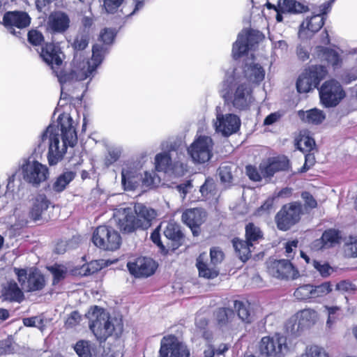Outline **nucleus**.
Segmentation results:
<instances>
[{
  "mask_svg": "<svg viewBox=\"0 0 357 357\" xmlns=\"http://www.w3.org/2000/svg\"><path fill=\"white\" fill-rule=\"evenodd\" d=\"M317 319V312L312 309H304L290 318L286 327L289 332L296 334L305 326L313 324Z\"/></svg>",
  "mask_w": 357,
  "mask_h": 357,
  "instance_id": "6ab92c4d",
  "label": "nucleus"
},
{
  "mask_svg": "<svg viewBox=\"0 0 357 357\" xmlns=\"http://www.w3.org/2000/svg\"><path fill=\"white\" fill-rule=\"evenodd\" d=\"M229 75L232 77H240L243 81L259 84L262 82L265 77V70L259 63L254 62L246 63L243 70L234 69Z\"/></svg>",
  "mask_w": 357,
  "mask_h": 357,
  "instance_id": "aec40b11",
  "label": "nucleus"
},
{
  "mask_svg": "<svg viewBox=\"0 0 357 357\" xmlns=\"http://www.w3.org/2000/svg\"><path fill=\"white\" fill-rule=\"evenodd\" d=\"M214 317L218 327L222 331H229L234 329L236 326V316L234 312L230 308H218L214 312Z\"/></svg>",
  "mask_w": 357,
  "mask_h": 357,
  "instance_id": "c756f323",
  "label": "nucleus"
},
{
  "mask_svg": "<svg viewBox=\"0 0 357 357\" xmlns=\"http://www.w3.org/2000/svg\"><path fill=\"white\" fill-rule=\"evenodd\" d=\"M245 236L248 242L253 243L262 238V233L259 227L249 223L245 227Z\"/></svg>",
  "mask_w": 357,
  "mask_h": 357,
  "instance_id": "de8ad7c7",
  "label": "nucleus"
},
{
  "mask_svg": "<svg viewBox=\"0 0 357 357\" xmlns=\"http://www.w3.org/2000/svg\"><path fill=\"white\" fill-rule=\"evenodd\" d=\"M340 238V233L337 230L331 229L325 231L320 240L314 242V246L321 245L320 248H329L335 246L339 243Z\"/></svg>",
  "mask_w": 357,
  "mask_h": 357,
  "instance_id": "c9c22d12",
  "label": "nucleus"
},
{
  "mask_svg": "<svg viewBox=\"0 0 357 357\" xmlns=\"http://www.w3.org/2000/svg\"><path fill=\"white\" fill-rule=\"evenodd\" d=\"M142 175L139 169L132 165H126L121 171V184L125 190H135L141 181Z\"/></svg>",
  "mask_w": 357,
  "mask_h": 357,
  "instance_id": "bb28decb",
  "label": "nucleus"
},
{
  "mask_svg": "<svg viewBox=\"0 0 357 357\" xmlns=\"http://www.w3.org/2000/svg\"><path fill=\"white\" fill-rule=\"evenodd\" d=\"M75 175V172L73 171L64 172L53 182L52 185V190L56 192L63 191L67 185L74 179Z\"/></svg>",
  "mask_w": 357,
  "mask_h": 357,
  "instance_id": "4c0bfd02",
  "label": "nucleus"
},
{
  "mask_svg": "<svg viewBox=\"0 0 357 357\" xmlns=\"http://www.w3.org/2000/svg\"><path fill=\"white\" fill-rule=\"evenodd\" d=\"M89 44V37L86 34L77 36L73 43V47L77 51L85 49Z\"/></svg>",
  "mask_w": 357,
  "mask_h": 357,
  "instance_id": "13d9d810",
  "label": "nucleus"
},
{
  "mask_svg": "<svg viewBox=\"0 0 357 357\" xmlns=\"http://www.w3.org/2000/svg\"><path fill=\"white\" fill-rule=\"evenodd\" d=\"M330 6V2L322 4L319 7V13L314 15L303 22L298 31L300 38H307L322 27L324 23V15L327 13Z\"/></svg>",
  "mask_w": 357,
  "mask_h": 357,
  "instance_id": "ddd939ff",
  "label": "nucleus"
},
{
  "mask_svg": "<svg viewBox=\"0 0 357 357\" xmlns=\"http://www.w3.org/2000/svg\"><path fill=\"white\" fill-rule=\"evenodd\" d=\"M14 272L22 289L25 291H36L41 290L45 285L44 276L36 269H20L15 268Z\"/></svg>",
  "mask_w": 357,
  "mask_h": 357,
  "instance_id": "f8f14e48",
  "label": "nucleus"
},
{
  "mask_svg": "<svg viewBox=\"0 0 357 357\" xmlns=\"http://www.w3.org/2000/svg\"><path fill=\"white\" fill-rule=\"evenodd\" d=\"M70 18L61 11L51 13L47 20V29L53 33H63L69 27Z\"/></svg>",
  "mask_w": 357,
  "mask_h": 357,
  "instance_id": "7c9ffc66",
  "label": "nucleus"
},
{
  "mask_svg": "<svg viewBox=\"0 0 357 357\" xmlns=\"http://www.w3.org/2000/svg\"><path fill=\"white\" fill-rule=\"evenodd\" d=\"M298 149L303 152L312 150L315 145L314 140L308 136H301L296 142Z\"/></svg>",
  "mask_w": 357,
  "mask_h": 357,
  "instance_id": "5fc2aeb1",
  "label": "nucleus"
},
{
  "mask_svg": "<svg viewBox=\"0 0 357 357\" xmlns=\"http://www.w3.org/2000/svg\"><path fill=\"white\" fill-rule=\"evenodd\" d=\"M49 201L44 195H38L32 202V206L29 211L31 219L33 220H39L43 213L46 211L49 206Z\"/></svg>",
  "mask_w": 357,
  "mask_h": 357,
  "instance_id": "72a5a7b5",
  "label": "nucleus"
},
{
  "mask_svg": "<svg viewBox=\"0 0 357 357\" xmlns=\"http://www.w3.org/2000/svg\"><path fill=\"white\" fill-rule=\"evenodd\" d=\"M259 350L262 356L266 357H284L290 351L287 337L280 334L266 336L261 338Z\"/></svg>",
  "mask_w": 357,
  "mask_h": 357,
  "instance_id": "6e6552de",
  "label": "nucleus"
},
{
  "mask_svg": "<svg viewBox=\"0 0 357 357\" xmlns=\"http://www.w3.org/2000/svg\"><path fill=\"white\" fill-rule=\"evenodd\" d=\"M320 101L326 107L337 106L345 97V92L340 83L335 79L326 81L319 90Z\"/></svg>",
  "mask_w": 357,
  "mask_h": 357,
  "instance_id": "9b49d317",
  "label": "nucleus"
},
{
  "mask_svg": "<svg viewBox=\"0 0 357 357\" xmlns=\"http://www.w3.org/2000/svg\"><path fill=\"white\" fill-rule=\"evenodd\" d=\"M185 156L182 151L175 149L170 144L167 151L158 153L155 157V165L157 171L164 172L170 175L180 176L187 170Z\"/></svg>",
  "mask_w": 357,
  "mask_h": 357,
  "instance_id": "20e7f679",
  "label": "nucleus"
},
{
  "mask_svg": "<svg viewBox=\"0 0 357 357\" xmlns=\"http://www.w3.org/2000/svg\"><path fill=\"white\" fill-rule=\"evenodd\" d=\"M223 86L222 97L236 109H247L254 101L251 87L240 77H232L227 72Z\"/></svg>",
  "mask_w": 357,
  "mask_h": 357,
  "instance_id": "7ed1b4c3",
  "label": "nucleus"
},
{
  "mask_svg": "<svg viewBox=\"0 0 357 357\" xmlns=\"http://www.w3.org/2000/svg\"><path fill=\"white\" fill-rule=\"evenodd\" d=\"M277 8L282 13L299 14L308 11L307 6L296 0H278Z\"/></svg>",
  "mask_w": 357,
  "mask_h": 357,
  "instance_id": "473e14b6",
  "label": "nucleus"
},
{
  "mask_svg": "<svg viewBox=\"0 0 357 357\" xmlns=\"http://www.w3.org/2000/svg\"><path fill=\"white\" fill-rule=\"evenodd\" d=\"M23 324L25 326L36 327L42 329L43 320L39 317H33L23 319Z\"/></svg>",
  "mask_w": 357,
  "mask_h": 357,
  "instance_id": "0e129e2a",
  "label": "nucleus"
},
{
  "mask_svg": "<svg viewBox=\"0 0 357 357\" xmlns=\"http://www.w3.org/2000/svg\"><path fill=\"white\" fill-rule=\"evenodd\" d=\"M258 33L253 31L243 30L238 33L237 40L233 45L232 54L234 59H238L250 50H252L258 43Z\"/></svg>",
  "mask_w": 357,
  "mask_h": 357,
  "instance_id": "a211bd4d",
  "label": "nucleus"
},
{
  "mask_svg": "<svg viewBox=\"0 0 357 357\" xmlns=\"http://www.w3.org/2000/svg\"><path fill=\"white\" fill-rule=\"evenodd\" d=\"M85 275H91L102 268V264L100 261H92L86 266H84Z\"/></svg>",
  "mask_w": 357,
  "mask_h": 357,
  "instance_id": "69168bd1",
  "label": "nucleus"
},
{
  "mask_svg": "<svg viewBox=\"0 0 357 357\" xmlns=\"http://www.w3.org/2000/svg\"><path fill=\"white\" fill-rule=\"evenodd\" d=\"M93 244L101 249L114 250L119 248L121 242L120 234L114 229L105 225L98 227L92 236Z\"/></svg>",
  "mask_w": 357,
  "mask_h": 357,
  "instance_id": "9d476101",
  "label": "nucleus"
},
{
  "mask_svg": "<svg viewBox=\"0 0 357 357\" xmlns=\"http://www.w3.org/2000/svg\"><path fill=\"white\" fill-rule=\"evenodd\" d=\"M141 181L146 187H153L160 183V179L154 171L145 172Z\"/></svg>",
  "mask_w": 357,
  "mask_h": 357,
  "instance_id": "603ef678",
  "label": "nucleus"
},
{
  "mask_svg": "<svg viewBox=\"0 0 357 357\" xmlns=\"http://www.w3.org/2000/svg\"><path fill=\"white\" fill-rule=\"evenodd\" d=\"M313 266L323 278L329 276L334 271L333 268L326 262L313 261Z\"/></svg>",
  "mask_w": 357,
  "mask_h": 357,
  "instance_id": "6e6d98bb",
  "label": "nucleus"
},
{
  "mask_svg": "<svg viewBox=\"0 0 357 357\" xmlns=\"http://www.w3.org/2000/svg\"><path fill=\"white\" fill-rule=\"evenodd\" d=\"M77 141V132L72 117L61 114L58 125H50L41 134L38 148L48 146L47 160L50 166L57 165L66 153L68 146L73 147Z\"/></svg>",
  "mask_w": 357,
  "mask_h": 357,
  "instance_id": "f257e3e1",
  "label": "nucleus"
},
{
  "mask_svg": "<svg viewBox=\"0 0 357 357\" xmlns=\"http://www.w3.org/2000/svg\"><path fill=\"white\" fill-rule=\"evenodd\" d=\"M270 275L277 278L295 279L298 273L289 260L281 259L270 261L268 265Z\"/></svg>",
  "mask_w": 357,
  "mask_h": 357,
  "instance_id": "5701e85b",
  "label": "nucleus"
},
{
  "mask_svg": "<svg viewBox=\"0 0 357 357\" xmlns=\"http://www.w3.org/2000/svg\"><path fill=\"white\" fill-rule=\"evenodd\" d=\"M123 149L120 146H110L107 149V154L104 158V164L109 167L116 162L121 155Z\"/></svg>",
  "mask_w": 357,
  "mask_h": 357,
  "instance_id": "a19ab883",
  "label": "nucleus"
},
{
  "mask_svg": "<svg viewBox=\"0 0 357 357\" xmlns=\"http://www.w3.org/2000/svg\"><path fill=\"white\" fill-rule=\"evenodd\" d=\"M192 185L191 181H187L183 183L176 185V189L181 194L183 199L185 198L187 193L192 189Z\"/></svg>",
  "mask_w": 357,
  "mask_h": 357,
  "instance_id": "774afa93",
  "label": "nucleus"
},
{
  "mask_svg": "<svg viewBox=\"0 0 357 357\" xmlns=\"http://www.w3.org/2000/svg\"><path fill=\"white\" fill-rule=\"evenodd\" d=\"M31 17L22 11H10L4 14L3 24L5 27L12 33L15 35L14 28L20 29H24L29 26Z\"/></svg>",
  "mask_w": 357,
  "mask_h": 357,
  "instance_id": "b1692460",
  "label": "nucleus"
},
{
  "mask_svg": "<svg viewBox=\"0 0 357 357\" xmlns=\"http://www.w3.org/2000/svg\"><path fill=\"white\" fill-rule=\"evenodd\" d=\"M215 185L212 180L206 179L205 183L200 188V192L203 197L211 199L215 195Z\"/></svg>",
  "mask_w": 357,
  "mask_h": 357,
  "instance_id": "4d7b16f0",
  "label": "nucleus"
},
{
  "mask_svg": "<svg viewBox=\"0 0 357 357\" xmlns=\"http://www.w3.org/2000/svg\"><path fill=\"white\" fill-rule=\"evenodd\" d=\"M1 293L3 298L10 301L20 302L24 297L22 290L14 281H9L2 284Z\"/></svg>",
  "mask_w": 357,
  "mask_h": 357,
  "instance_id": "2f4dec72",
  "label": "nucleus"
},
{
  "mask_svg": "<svg viewBox=\"0 0 357 357\" xmlns=\"http://www.w3.org/2000/svg\"><path fill=\"white\" fill-rule=\"evenodd\" d=\"M316 54L321 61H326L333 67L336 68L341 62L340 56L334 50L318 46L316 48Z\"/></svg>",
  "mask_w": 357,
  "mask_h": 357,
  "instance_id": "f704fd0d",
  "label": "nucleus"
},
{
  "mask_svg": "<svg viewBox=\"0 0 357 357\" xmlns=\"http://www.w3.org/2000/svg\"><path fill=\"white\" fill-rule=\"evenodd\" d=\"M43 34L37 30H31L28 33V40L33 45H39L43 41Z\"/></svg>",
  "mask_w": 357,
  "mask_h": 357,
  "instance_id": "e2e57ef3",
  "label": "nucleus"
},
{
  "mask_svg": "<svg viewBox=\"0 0 357 357\" xmlns=\"http://www.w3.org/2000/svg\"><path fill=\"white\" fill-rule=\"evenodd\" d=\"M301 213V204L298 202L284 206L276 216L278 229L282 231L289 229L299 220Z\"/></svg>",
  "mask_w": 357,
  "mask_h": 357,
  "instance_id": "2eb2a0df",
  "label": "nucleus"
},
{
  "mask_svg": "<svg viewBox=\"0 0 357 357\" xmlns=\"http://www.w3.org/2000/svg\"><path fill=\"white\" fill-rule=\"evenodd\" d=\"M113 218L118 227L126 233H131L138 229L133 208L130 207L115 209Z\"/></svg>",
  "mask_w": 357,
  "mask_h": 357,
  "instance_id": "412c9836",
  "label": "nucleus"
},
{
  "mask_svg": "<svg viewBox=\"0 0 357 357\" xmlns=\"http://www.w3.org/2000/svg\"><path fill=\"white\" fill-rule=\"evenodd\" d=\"M124 0H103V6L107 13H113L121 6Z\"/></svg>",
  "mask_w": 357,
  "mask_h": 357,
  "instance_id": "bf43d9fd",
  "label": "nucleus"
},
{
  "mask_svg": "<svg viewBox=\"0 0 357 357\" xmlns=\"http://www.w3.org/2000/svg\"><path fill=\"white\" fill-rule=\"evenodd\" d=\"M206 217V212L202 208H189L183 213L182 220L191 229L193 235L197 236L198 234L197 228L202 225Z\"/></svg>",
  "mask_w": 357,
  "mask_h": 357,
  "instance_id": "cd10ccee",
  "label": "nucleus"
},
{
  "mask_svg": "<svg viewBox=\"0 0 357 357\" xmlns=\"http://www.w3.org/2000/svg\"><path fill=\"white\" fill-rule=\"evenodd\" d=\"M298 116L302 121L315 125L320 124L326 118L324 112L317 108L311 109L305 112L299 110L298 112Z\"/></svg>",
  "mask_w": 357,
  "mask_h": 357,
  "instance_id": "e433bc0d",
  "label": "nucleus"
},
{
  "mask_svg": "<svg viewBox=\"0 0 357 357\" xmlns=\"http://www.w3.org/2000/svg\"><path fill=\"white\" fill-rule=\"evenodd\" d=\"M213 142L210 137L200 135L188 147L187 151L195 164H204L213 156Z\"/></svg>",
  "mask_w": 357,
  "mask_h": 357,
  "instance_id": "0eeeda50",
  "label": "nucleus"
},
{
  "mask_svg": "<svg viewBox=\"0 0 357 357\" xmlns=\"http://www.w3.org/2000/svg\"><path fill=\"white\" fill-rule=\"evenodd\" d=\"M163 233L167 238L172 240L175 243L173 246H178L179 241L182 238L183 236L178 225L174 222H168Z\"/></svg>",
  "mask_w": 357,
  "mask_h": 357,
  "instance_id": "ea45409f",
  "label": "nucleus"
},
{
  "mask_svg": "<svg viewBox=\"0 0 357 357\" xmlns=\"http://www.w3.org/2000/svg\"><path fill=\"white\" fill-rule=\"evenodd\" d=\"M210 256L211 264L214 267H210L204 261L206 257L205 253L201 254L197 259V267L199 275L208 279L214 278L218 275V271L215 268V266L222 261L224 255L218 248H213L211 249Z\"/></svg>",
  "mask_w": 357,
  "mask_h": 357,
  "instance_id": "dca6fc26",
  "label": "nucleus"
},
{
  "mask_svg": "<svg viewBox=\"0 0 357 357\" xmlns=\"http://www.w3.org/2000/svg\"><path fill=\"white\" fill-rule=\"evenodd\" d=\"M241 126V120L233 114H223L220 107L216 108V119L214 126L217 132L224 136H229L236 132Z\"/></svg>",
  "mask_w": 357,
  "mask_h": 357,
  "instance_id": "4468645a",
  "label": "nucleus"
},
{
  "mask_svg": "<svg viewBox=\"0 0 357 357\" xmlns=\"http://www.w3.org/2000/svg\"><path fill=\"white\" fill-rule=\"evenodd\" d=\"M80 320V314L77 311H74L67 318L65 322V326L67 328H73L77 325L79 323Z\"/></svg>",
  "mask_w": 357,
  "mask_h": 357,
  "instance_id": "338daca9",
  "label": "nucleus"
},
{
  "mask_svg": "<svg viewBox=\"0 0 357 357\" xmlns=\"http://www.w3.org/2000/svg\"><path fill=\"white\" fill-rule=\"evenodd\" d=\"M289 167V161L287 157H281L273 160L263 161L259 165V170L266 181L271 178L278 171H284Z\"/></svg>",
  "mask_w": 357,
  "mask_h": 357,
  "instance_id": "a878e982",
  "label": "nucleus"
},
{
  "mask_svg": "<svg viewBox=\"0 0 357 357\" xmlns=\"http://www.w3.org/2000/svg\"><path fill=\"white\" fill-rule=\"evenodd\" d=\"M232 242L235 251L238 254L241 260L247 261L250 255V247L252 246V243L248 242L247 239L244 241L238 238H234Z\"/></svg>",
  "mask_w": 357,
  "mask_h": 357,
  "instance_id": "58836bf2",
  "label": "nucleus"
},
{
  "mask_svg": "<svg viewBox=\"0 0 357 357\" xmlns=\"http://www.w3.org/2000/svg\"><path fill=\"white\" fill-rule=\"evenodd\" d=\"M302 357H329L326 350L317 345H311L306 347Z\"/></svg>",
  "mask_w": 357,
  "mask_h": 357,
  "instance_id": "8fccbe9b",
  "label": "nucleus"
},
{
  "mask_svg": "<svg viewBox=\"0 0 357 357\" xmlns=\"http://www.w3.org/2000/svg\"><path fill=\"white\" fill-rule=\"evenodd\" d=\"M343 251L347 257H357V236H349L345 239Z\"/></svg>",
  "mask_w": 357,
  "mask_h": 357,
  "instance_id": "79ce46f5",
  "label": "nucleus"
},
{
  "mask_svg": "<svg viewBox=\"0 0 357 357\" xmlns=\"http://www.w3.org/2000/svg\"><path fill=\"white\" fill-rule=\"evenodd\" d=\"M89 328L99 341H105L114 329L109 313L98 306L92 307L88 312Z\"/></svg>",
  "mask_w": 357,
  "mask_h": 357,
  "instance_id": "39448f33",
  "label": "nucleus"
},
{
  "mask_svg": "<svg viewBox=\"0 0 357 357\" xmlns=\"http://www.w3.org/2000/svg\"><path fill=\"white\" fill-rule=\"evenodd\" d=\"M220 181L225 186H229L232 181L231 166L223 164L219 168Z\"/></svg>",
  "mask_w": 357,
  "mask_h": 357,
  "instance_id": "09e8293b",
  "label": "nucleus"
},
{
  "mask_svg": "<svg viewBox=\"0 0 357 357\" xmlns=\"http://www.w3.org/2000/svg\"><path fill=\"white\" fill-rule=\"evenodd\" d=\"M234 308L238 312L239 319L243 321L248 323L251 321V314L248 303L236 301L234 302Z\"/></svg>",
  "mask_w": 357,
  "mask_h": 357,
  "instance_id": "37998d69",
  "label": "nucleus"
},
{
  "mask_svg": "<svg viewBox=\"0 0 357 357\" xmlns=\"http://www.w3.org/2000/svg\"><path fill=\"white\" fill-rule=\"evenodd\" d=\"M333 290V286L329 282H325L319 285H312V298H322Z\"/></svg>",
  "mask_w": 357,
  "mask_h": 357,
  "instance_id": "c03bdc74",
  "label": "nucleus"
},
{
  "mask_svg": "<svg viewBox=\"0 0 357 357\" xmlns=\"http://www.w3.org/2000/svg\"><path fill=\"white\" fill-rule=\"evenodd\" d=\"M47 268L53 275L54 284L59 282L66 276L67 268L63 265L55 264L54 266L47 267Z\"/></svg>",
  "mask_w": 357,
  "mask_h": 357,
  "instance_id": "a18cd8bd",
  "label": "nucleus"
},
{
  "mask_svg": "<svg viewBox=\"0 0 357 357\" xmlns=\"http://www.w3.org/2000/svg\"><path fill=\"white\" fill-rule=\"evenodd\" d=\"M324 312L328 316V319L326 321V326L328 328H331L333 324L335 322L336 319H337V317L339 315V311L340 308L337 306H328V305H324Z\"/></svg>",
  "mask_w": 357,
  "mask_h": 357,
  "instance_id": "3c124183",
  "label": "nucleus"
},
{
  "mask_svg": "<svg viewBox=\"0 0 357 357\" xmlns=\"http://www.w3.org/2000/svg\"><path fill=\"white\" fill-rule=\"evenodd\" d=\"M107 52V48L103 45L96 44L92 50L91 61H85L81 54L77 53L71 63L69 72L60 70L57 74V78L61 85V96L63 98L66 94L63 93L64 84L74 81H82L93 76L96 68L101 64Z\"/></svg>",
  "mask_w": 357,
  "mask_h": 357,
  "instance_id": "f03ea898",
  "label": "nucleus"
},
{
  "mask_svg": "<svg viewBox=\"0 0 357 357\" xmlns=\"http://www.w3.org/2000/svg\"><path fill=\"white\" fill-rule=\"evenodd\" d=\"M74 349L79 357H91V347L89 341L79 340L75 347Z\"/></svg>",
  "mask_w": 357,
  "mask_h": 357,
  "instance_id": "49530a36",
  "label": "nucleus"
},
{
  "mask_svg": "<svg viewBox=\"0 0 357 357\" xmlns=\"http://www.w3.org/2000/svg\"><path fill=\"white\" fill-rule=\"evenodd\" d=\"M116 36L114 29H104L100 33V39L105 45L111 44Z\"/></svg>",
  "mask_w": 357,
  "mask_h": 357,
  "instance_id": "052dcab7",
  "label": "nucleus"
},
{
  "mask_svg": "<svg viewBox=\"0 0 357 357\" xmlns=\"http://www.w3.org/2000/svg\"><path fill=\"white\" fill-rule=\"evenodd\" d=\"M23 180L33 187H38L49 178L47 167L36 160L24 159L19 165Z\"/></svg>",
  "mask_w": 357,
  "mask_h": 357,
  "instance_id": "423d86ee",
  "label": "nucleus"
},
{
  "mask_svg": "<svg viewBox=\"0 0 357 357\" xmlns=\"http://www.w3.org/2000/svg\"><path fill=\"white\" fill-rule=\"evenodd\" d=\"M40 56L48 66H51L57 76L64 59V54L60 47L54 43H47L41 48Z\"/></svg>",
  "mask_w": 357,
  "mask_h": 357,
  "instance_id": "4be33fe9",
  "label": "nucleus"
},
{
  "mask_svg": "<svg viewBox=\"0 0 357 357\" xmlns=\"http://www.w3.org/2000/svg\"><path fill=\"white\" fill-rule=\"evenodd\" d=\"M312 285L305 284L298 287L294 293L297 299L305 300L312 298Z\"/></svg>",
  "mask_w": 357,
  "mask_h": 357,
  "instance_id": "864d4df0",
  "label": "nucleus"
},
{
  "mask_svg": "<svg viewBox=\"0 0 357 357\" xmlns=\"http://www.w3.org/2000/svg\"><path fill=\"white\" fill-rule=\"evenodd\" d=\"M246 173L248 177L254 181H261L263 180L259 167L257 169L255 167L248 165L246 167Z\"/></svg>",
  "mask_w": 357,
  "mask_h": 357,
  "instance_id": "680f3d73",
  "label": "nucleus"
},
{
  "mask_svg": "<svg viewBox=\"0 0 357 357\" xmlns=\"http://www.w3.org/2000/svg\"><path fill=\"white\" fill-rule=\"evenodd\" d=\"M325 66H312L305 70L298 78L296 89L298 93H307L316 88L327 75Z\"/></svg>",
  "mask_w": 357,
  "mask_h": 357,
  "instance_id": "1a4fd4ad",
  "label": "nucleus"
},
{
  "mask_svg": "<svg viewBox=\"0 0 357 357\" xmlns=\"http://www.w3.org/2000/svg\"><path fill=\"white\" fill-rule=\"evenodd\" d=\"M130 273L137 278L149 277L154 273L157 266L155 262L149 257H139L127 264Z\"/></svg>",
  "mask_w": 357,
  "mask_h": 357,
  "instance_id": "393cba45",
  "label": "nucleus"
},
{
  "mask_svg": "<svg viewBox=\"0 0 357 357\" xmlns=\"http://www.w3.org/2000/svg\"><path fill=\"white\" fill-rule=\"evenodd\" d=\"M133 211L138 229H148L156 216L154 209L139 203L135 205Z\"/></svg>",
  "mask_w": 357,
  "mask_h": 357,
  "instance_id": "c85d7f7f",
  "label": "nucleus"
},
{
  "mask_svg": "<svg viewBox=\"0 0 357 357\" xmlns=\"http://www.w3.org/2000/svg\"><path fill=\"white\" fill-rule=\"evenodd\" d=\"M189 350L174 335L164 337L160 342V357H188Z\"/></svg>",
  "mask_w": 357,
  "mask_h": 357,
  "instance_id": "f3484780",
  "label": "nucleus"
}]
</instances>
